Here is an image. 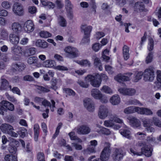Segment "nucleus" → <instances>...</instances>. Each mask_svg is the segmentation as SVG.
I'll list each match as a JSON object with an SVG mask.
<instances>
[{"instance_id": "nucleus-28", "label": "nucleus", "mask_w": 161, "mask_h": 161, "mask_svg": "<svg viewBox=\"0 0 161 161\" xmlns=\"http://www.w3.org/2000/svg\"><path fill=\"white\" fill-rule=\"evenodd\" d=\"M138 107L135 106H130L125 108L124 110V112L128 114L134 113L135 112L138 113Z\"/></svg>"}, {"instance_id": "nucleus-24", "label": "nucleus", "mask_w": 161, "mask_h": 161, "mask_svg": "<svg viewBox=\"0 0 161 161\" xmlns=\"http://www.w3.org/2000/svg\"><path fill=\"white\" fill-rule=\"evenodd\" d=\"M36 45L39 47L45 48L47 47L48 44L44 40L38 39L36 41Z\"/></svg>"}, {"instance_id": "nucleus-52", "label": "nucleus", "mask_w": 161, "mask_h": 161, "mask_svg": "<svg viewBox=\"0 0 161 161\" xmlns=\"http://www.w3.org/2000/svg\"><path fill=\"white\" fill-rule=\"evenodd\" d=\"M153 54L152 52L149 53L147 56V57L146 59V62L147 64H148L151 63L153 59Z\"/></svg>"}, {"instance_id": "nucleus-35", "label": "nucleus", "mask_w": 161, "mask_h": 161, "mask_svg": "<svg viewBox=\"0 0 161 161\" xmlns=\"http://www.w3.org/2000/svg\"><path fill=\"white\" fill-rule=\"evenodd\" d=\"M58 24L60 26L66 27L67 25V21L62 16H59L58 18Z\"/></svg>"}, {"instance_id": "nucleus-26", "label": "nucleus", "mask_w": 161, "mask_h": 161, "mask_svg": "<svg viewBox=\"0 0 161 161\" xmlns=\"http://www.w3.org/2000/svg\"><path fill=\"white\" fill-rule=\"evenodd\" d=\"M138 113L142 114L151 115L153 114L152 112L149 109L146 108L138 107Z\"/></svg>"}, {"instance_id": "nucleus-30", "label": "nucleus", "mask_w": 161, "mask_h": 161, "mask_svg": "<svg viewBox=\"0 0 161 161\" xmlns=\"http://www.w3.org/2000/svg\"><path fill=\"white\" fill-rule=\"evenodd\" d=\"M120 133L123 136L126 138L130 139L132 138L131 136L130 131L127 129H121L119 130Z\"/></svg>"}, {"instance_id": "nucleus-23", "label": "nucleus", "mask_w": 161, "mask_h": 161, "mask_svg": "<svg viewBox=\"0 0 161 161\" xmlns=\"http://www.w3.org/2000/svg\"><path fill=\"white\" fill-rule=\"evenodd\" d=\"M9 40L14 45H16L19 42V38L18 35L14 34H10L9 36Z\"/></svg>"}, {"instance_id": "nucleus-64", "label": "nucleus", "mask_w": 161, "mask_h": 161, "mask_svg": "<svg viewBox=\"0 0 161 161\" xmlns=\"http://www.w3.org/2000/svg\"><path fill=\"white\" fill-rule=\"evenodd\" d=\"M156 79L157 81L161 84V71L158 70L157 71Z\"/></svg>"}, {"instance_id": "nucleus-27", "label": "nucleus", "mask_w": 161, "mask_h": 161, "mask_svg": "<svg viewBox=\"0 0 161 161\" xmlns=\"http://www.w3.org/2000/svg\"><path fill=\"white\" fill-rule=\"evenodd\" d=\"M145 8L144 5L141 2H137L135 3L134 6V10L137 11H142Z\"/></svg>"}, {"instance_id": "nucleus-55", "label": "nucleus", "mask_w": 161, "mask_h": 161, "mask_svg": "<svg viewBox=\"0 0 161 161\" xmlns=\"http://www.w3.org/2000/svg\"><path fill=\"white\" fill-rule=\"evenodd\" d=\"M7 111V109L3 105L2 102V103H0V114L4 115V112H6Z\"/></svg>"}, {"instance_id": "nucleus-25", "label": "nucleus", "mask_w": 161, "mask_h": 161, "mask_svg": "<svg viewBox=\"0 0 161 161\" xmlns=\"http://www.w3.org/2000/svg\"><path fill=\"white\" fill-rule=\"evenodd\" d=\"M122 50L124 58L125 60H127L130 57L129 48L126 45H125L123 47Z\"/></svg>"}, {"instance_id": "nucleus-51", "label": "nucleus", "mask_w": 161, "mask_h": 161, "mask_svg": "<svg viewBox=\"0 0 161 161\" xmlns=\"http://www.w3.org/2000/svg\"><path fill=\"white\" fill-rule=\"evenodd\" d=\"M78 63L81 66H90L91 64L90 62L87 60H83L78 62Z\"/></svg>"}, {"instance_id": "nucleus-2", "label": "nucleus", "mask_w": 161, "mask_h": 161, "mask_svg": "<svg viewBox=\"0 0 161 161\" xmlns=\"http://www.w3.org/2000/svg\"><path fill=\"white\" fill-rule=\"evenodd\" d=\"M110 144L108 142L105 143V147L102 150L100 158L96 159L92 161H107L109 158L111 153V149L110 148Z\"/></svg>"}, {"instance_id": "nucleus-20", "label": "nucleus", "mask_w": 161, "mask_h": 161, "mask_svg": "<svg viewBox=\"0 0 161 161\" xmlns=\"http://www.w3.org/2000/svg\"><path fill=\"white\" fill-rule=\"evenodd\" d=\"M150 119H146L143 121V125L146 127V129L148 132H153L154 131V128L150 126L151 125Z\"/></svg>"}, {"instance_id": "nucleus-39", "label": "nucleus", "mask_w": 161, "mask_h": 161, "mask_svg": "<svg viewBox=\"0 0 161 161\" xmlns=\"http://www.w3.org/2000/svg\"><path fill=\"white\" fill-rule=\"evenodd\" d=\"M17 132L22 138L25 137L27 133V130L23 127L19 128Z\"/></svg>"}, {"instance_id": "nucleus-22", "label": "nucleus", "mask_w": 161, "mask_h": 161, "mask_svg": "<svg viewBox=\"0 0 161 161\" xmlns=\"http://www.w3.org/2000/svg\"><path fill=\"white\" fill-rule=\"evenodd\" d=\"M92 96L95 99H98L102 97V93L97 89H92L91 91Z\"/></svg>"}, {"instance_id": "nucleus-56", "label": "nucleus", "mask_w": 161, "mask_h": 161, "mask_svg": "<svg viewBox=\"0 0 161 161\" xmlns=\"http://www.w3.org/2000/svg\"><path fill=\"white\" fill-rule=\"evenodd\" d=\"M105 70L108 72L110 74H112L113 73V68L110 66L108 65H106L105 66Z\"/></svg>"}, {"instance_id": "nucleus-40", "label": "nucleus", "mask_w": 161, "mask_h": 161, "mask_svg": "<svg viewBox=\"0 0 161 161\" xmlns=\"http://www.w3.org/2000/svg\"><path fill=\"white\" fill-rule=\"evenodd\" d=\"M98 127L100 128H101L99 130L97 131V132L98 133L107 135H109L110 134V131L108 129L104 127H102L100 126H98Z\"/></svg>"}, {"instance_id": "nucleus-16", "label": "nucleus", "mask_w": 161, "mask_h": 161, "mask_svg": "<svg viewBox=\"0 0 161 161\" xmlns=\"http://www.w3.org/2000/svg\"><path fill=\"white\" fill-rule=\"evenodd\" d=\"M0 129L4 133L9 134L14 129L13 126L8 124H3L0 126Z\"/></svg>"}, {"instance_id": "nucleus-33", "label": "nucleus", "mask_w": 161, "mask_h": 161, "mask_svg": "<svg viewBox=\"0 0 161 161\" xmlns=\"http://www.w3.org/2000/svg\"><path fill=\"white\" fill-rule=\"evenodd\" d=\"M21 26V25L19 23L15 22L12 24L11 28L14 32L18 33L20 31Z\"/></svg>"}, {"instance_id": "nucleus-44", "label": "nucleus", "mask_w": 161, "mask_h": 161, "mask_svg": "<svg viewBox=\"0 0 161 161\" xmlns=\"http://www.w3.org/2000/svg\"><path fill=\"white\" fill-rule=\"evenodd\" d=\"M65 8L67 10H72L73 6L69 0H65Z\"/></svg>"}, {"instance_id": "nucleus-12", "label": "nucleus", "mask_w": 161, "mask_h": 161, "mask_svg": "<svg viewBox=\"0 0 161 161\" xmlns=\"http://www.w3.org/2000/svg\"><path fill=\"white\" fill-rule=\"evenodd\" d=\"M118 91L120 93L128 96H132L136 92L135 90L131 88H120L118 89Z\"/></svg>"}, {"instance_id": "nucleus-3", "label": "nucleus", "mask_w": 161, "mask_h": 161, "mask_svg": "<svg viewBox=\"0 0 161 161\" xmlns=\"http://www.w3.org/2000/svg\"><path fill=\"white\" fill-rule=\"evenodd\" d=\"M86 79L88 80V82H90L91 85L94 87H98L101 84L100 75L98 74L94 75H88L86 77Z\"/></svg>"}, {"instance_id": "nucleus-53", "label": "nucleus", "mask_w": 161, "mask_h": 161, "mask_svg": "<svg viewBox=\"0 0 161 161\" xmlns=\"http://www.w3.org/2000/svg\"><path fill=\"white\" fill-rule=\"evenodd\" d=\"M57 82V80L56 79H53L51 81V88H52L55 90H56L57 89V87L56 86Z\"/></svg>"}, {"instance_id": "nucleus-31", "label": "nucleus", "mask_w": 161, "mask_h": 161, "mask_svg": "<svg viewBox=\"0 0 161 161\" xmlns=\"http://www.w3.org/2000/svg\"><path fill=\"white\" fill-rule=\"evenodd\" d=\"M94 59V64L95 66L98 67L100 70H102L103 68L102 67V64L100 59L95 56L92 57Z\"/></svg>"}, {"instance_id": "nucleus-10", "label": "nucleus", "mask_w": 161, "mask_h": 161, "mask_svg": "<svg viewBox=\"0 0 161 161\" xmlns=\"http://www.w3.org/2000/svg\"><path fill=\"white\" fill-rule=\"evenodd\" d=\"M108 108L104 105H101L99 108L98 115L102 119H105L108 115Z\"/></svg>"}, {"instance_id": "nucleus-32", "label": "nucleus", "mask_w": 161, "mask_h": 161, "mask_svg": "<svg viewBox=\"0 0 161 161\" xmlns=\"http://www.w3.org/2000/svg\"><path fill=\"white\" fill-rule=\"evenodd\" d=\"M110 101L113 105H117L120 103V98L118 95H114L111 98Z\"/></svg>"}, {"instance_id": "nucleus-45", "label": "nucleus", "mask_w": 161, "mask_h": 161, "mask_svg": "<svg viewBox=\"0 0 161 161\" xmlns=\"http://www.w3.org/2000/svg\"><path fill=\"white\" fill-rule=\"evenodd\" d=\"M88 82V80L86 79V78L85 81L78 80V83L81 87L85 88H87L88 87L89 85V83Z\"/></svg>"}, {"instance_id": "nucleus-50", "label": "nucleus", "mask_w": 161, "mask_h": 161, "mask_svg": "<svg viewBox=\"0 0 161 161\" xmlns=\"http://www.w3.org/2000/svg\"><path fill=\"white\" fill-rule=\"evenodd\" d=\"M114 125L113 120L111 119L110 116L109 119L108 120H105L104 122V125L107 127H110Z\"/></svg>"}, {"instance_id": "nucleus-9", "label": "nucleus", "mask_w": 161, "mask_h": 161, "mask_svg": "<svg viewBox=\"0 0 161 161\" xmlns=\"http://www.w3.org/2000/svg\"><path fill=\"white\" fill-rule=\"evenodd\" d=\"M84 105L86 109L90 112H93L95 109L94 103L90 98H86L84 100Z\"/></svg>"}, {"instance_id": "nucleus-14", "label": "nucleus", "mask_w": 161, "mask_h": 161, "mask_svg": "<svg viewBox=\"0 0 161 161\" xmlns=\"http://www.w3.org/2000/svg\"><path fill=\"white\" fill-rule=\"evenodd\" d=\"M24 30L27 33L32 32L34 29V25L31 20H28L24 25Z\"/></svg>"}, {"instance_id": "nucleus-38", "label": "nucleus", "mask_w": 161, "mask_h": 161, "mask_svg": "<svg viewBox=\"0 0 161 161\" xmlns=\"http://www.w3.org/2000/svg\"><path fill=\"white\" fill-rule=\"evenodd\" d=\"M5 161H18L17 157L13 155L7 154L4 157Z\"/></svg>"}, {"instance_id": "nucleus-42", "label": "nucleus", "mask_w": 161, "mask_h": 161, "mask_svg": "<svg viewBox=\"0 0 161 161\" xmlns=\"http://www.w3.org/2000/svg\"><path fill=\"white\" fill-rule=\"evenodd\" d=\"M96 149L94 148L91 147V146H89L86 149L84 150V154L85 155L90 154L92 153H95Z\"/></svg>"}, {"instance_id": "nucleus-62", "label": "nucleus", "mask_w": 161, "mask_h": 161, "mask_svg": "<svg viewBox=\"0 0 161 161\" xmlns=\"http://www.w3.org/2000/svg\"><path fill=\"white\" fill-rule=\"evenodd\" d=\"M23 80L25 81H31L34 80V79L31 75H26L23 77Z\"/></svg>"}, {"instance_id": "nucleus-63", "label": "nucleus", "mask_w": 161, "mask_h": 161, "mask_svg": "<svg viewBox=\"0 0 161 161\" xmlns=\"http://www.w3.org/2000/svg\"><path fill=\"white\" fill-rule=\"evenodd\" d=\"M90 36H85L81 40V43L85 44L88 43L90 41Z\"/></svg>"}, {"instance_id": "nucleus-7", "label": "nucleus", "mask_w": 161, "mask_h": 161, "mask_svg": "<svg viewBox=\"0 0 161 161\" xmlns=\"http://www.w3.org/2000/svg\"><path fill=\"white\" fill-rule=\"evenodd\" d=\"M13 11L15 15L19 16L23 15L24 13L22 6L20 3L18 2H16L14 3Z\"/></svg>"}, {"instance_id": "nucleus-4", "label": "nucleus", "mask_w": 161, "mask_h": 161, "mask_svg": "<svg viewBox=\"0 0 161 161\" xmlns=\"http://www.w3.org/2000/svg\"><path fill=\"white\" fill-rule=\"evenodd\" d=\"M154 68L150 66L146 69L143 73L144 80L145 81L152 82L155 77L154 74Z\"/></svg>"}, {"instance_id": "nucleus-34", "label": "nucleus", "mask_w": 161, "mask_h": 161, "mask_svg": "<svg viewBox=\"0 0 161 161\" xmlns=\"http://www.w3.org/2000/svg\"><path fill=\"white\" fill-rule=\"evenodd\" d=\"M2 104L7 109H8L9 110L12 111L14 109V107L13 104L8 101H2Z\"/></svg>"}, {"instance_id": "nucleus-47", "label": "nucleus", "mask_w": 161, "mask_h": 161, "mask_svg": "<svg viewBox=\"0 0 161 161\" xmlns=\"http://www.w3.org/2000/svg\"><path fill=\"white\" fill-rule=\"evenodd\" d=\"M40 36L42 37L47 38L51 37L52 34L48 31H42L40 32Z\"/></svg>"}, {"instance_id": "nucleus-15", "label": "nucleus", "mask_w": 161, "mask_h": 161, "mask_svg": "<svg viewBox=\"0 0 161 161\" xmlns=\"http://www.w3.org/2000/svg\"><path fill=\"white\" fill-rule=\"evenodd\" d=\"M126 75L121 74H119L115 77L116 80L119 82H121L122 81H127L130 80L129 76H130L132 73H129L125 74Z\"/></svg>"}, {"instance_id": "nucleus-46", "label": "nucleus", "mask_w": 161, "mask_h": 161, "mask_svg": "<svg viewBox=\"0 0 161 161\" xmlns=\"http://www.w3.org/2000/svg\"><path fill=\"white\" fill-rule=\"evenodd\" d=\"M103 92L106 93H112L113 92L111 89L108 86H104L101 89Z\"/></svg>"}, {"instance_id": "nucleus-36", "label": "nucleus", "mask_w": 161, "mask_h": 161, "mask_svg": "<svg viewBox=\"0 0 161 161\" xmlns=\"http://www.w3.org/2000/svg\"><path fill=\"white\" fill-rule=\"evenodd\" d=\"M44 65L46 67H52L56 65L55 61L52 60H46L43 63Z\"/></svg>"}, {"instance_id": "nucleus-19", "label": "nucleus", "mask_w": 161, "mask_h": 161, "mask_svg": "<svg viewBox=\"0 0 161 161\" xmlns=\"http://www.w3.org/2000/svg\"><path fill=\"white\" fill-rule=\"evenodd\" d=\"M36 52V49L35 47H32L27 48L23 51V54L26 57L34 55Z\"/></svg>"}, {"instance_id": "nucleus-48", "label": "nucleus", "mask_w": 161, "mask_h": 161, "mask_svg": "<svg viewBox=\"0 0 161 161\" xmlns=\"http://www.w3.org/2000/svg\"><path fill=\"white\" fill-rule=\"evenodd\" d=\"M8 150L10 153L15 154L17 151V149L16 147L12 144L9 145L8 147Z\"/></svg>"}, {"instance_id": "nucleus-54", "label": "nucleus", "mask_w": 161, "mask_h": 161, "mask_svg": "<svg viewBox=\"0 0 161 161\" xmlns=\"http://www.w3.org/2000/svg\"><path fill=\"white\" fill-rule=\"evenodd\" d=\"M102 46L100 45L99 43H95L92 46L93 50L96 52L98 51Z\"/></svg>"}, {"instance_id": "nucleus-13", "label": "nucleus", "mask_w": 161, "mask_h": 161, "mask_svg": "<svg viewBox=\"0 0 161 161\" xmlns=\"http://www.w3.org/2000/svg\"><path fill=\"white\" fill-rule=\"evenodd\" d=\"M66 53H69L72 58H75L78 56V51L75 48L68 46L64 49Z\"/></svg>"}, {"instance_id": "nucleus-37", "label": "nucleus", "mask_w": 161, "mask_h": 161, "mask_svg": "<svg viewBox=\"0 0 161 161\" xmlns=\"http://www.w3.org/2000/svg\"><path fill=\"white\" fill-rule=\"evenodd\" d=\"M68 135L71 140L75 141L78 142H82L81 139L78 138L77 136H75V132H71L68 134Z\"/></svg>"}, {"instance_id": "nucleus-58", "label": "nucleus", "mask_w": 161, "mask_h": 161, "mask_svg": "<svg viewBox=\"0 0 161 161\" xmlns=\"http://www.w3.org/2000/svg\"><path fill=\"white\" fill-rule=\"evenodd\" d=\"M37 159L39 161H43L45 160L44 155L43 153L39 152L37 154Z\"/></svg>"}, {"instance_id": "nucleus-60", "label": "nucleus", "mask_w": 161, "mask_h": 161, "mask_svg": "<svg viewBox=\"0 0 161 161\" xmlns=\"http://www.w3.org/2000/svg\"><path fill=\"white\" fill-rule=\"evenodd\" d=\"M153 121L155 125L159 127H161V122L157 118H153Z\"/></svg>"}, {"instance_id": "nucleus-59", "label": "nucleus", "mask_w": 161, "mask_h": 161, "mask_svg": "<svg viewBox=\"0 0 161 161\" xmlns=\"http://www.w3.org/2000/svg\"><path fill=\"white\" fill-rule=\"evenodd\" d=\"M2 6L6 9H8L10 8L11 6L9 2L8 1L3 2L2 3Z\"/></svg>"}, {"instance_id": "nucleus-5", "label": "nucleus", "mask_w": 161, "mask_h": 161, "mask_svg": "<svg viewBox=\"0 0 161 161\" xmlns=\"http://www.w3.org/2000/svg\"><path fill=\"white\" fill-rule=\"evenodd\" d=\"M125 155V153L122 150L116 148L113 153L112 157L114 161H120L123 158Z\"/></svg>"}, {"instance_id": "nucleus-43", "label": "nucleus", "mask_w": 161, "mask_h": 161, "mask_svg": "<svg viewBox=\"0 0 161 161\" xmlns=\"http://www.w3.org/2000/svg\"><path fill=\"white\" fill-rule=\"evenodd\" d=\"M111 119H112L113 122L114 123L115 122L119 123H123L122 120L120 119L118 116L116 114H112L110 115Z\"/></svg>"}, {"instance_id": "nucleus-61", "label": "nucleus", "mask_w": 161, "mask_h": 161, "mask_svg": "<svg viewBox=\"0 0 161 161\" xmlns=\"http://www.w3.org/2000/svg\"><path fill=\"white\" fill-rule=\"evenodd\" d=\"M116 4L122 6L125 5L126 3L125 0H115Z\"/></svg>"}, {"instance_id": "nucleus-1", "label": "nucleus", "mask_w": 161, "mask_h": 161, "mask_svg": "<svg viewBox=\"0 0 161 161\" xmlns=\"http://www.w3.org/2000/svg\"><path fill=\"white\" fill-rule=\"evenodd\" d=\"M138 145L142 147L141 148V152H137L132 148L130 149V152L134 155L137 156H141L142 154H144L147 157H150L152 156L153 150L150 146L147 145L145 142H142L138 143Z\"/></svg>"}, {"instance_id": "nucleus-6", "label": "nucleus", "mask_w": 161, "mask_h": 161, "mask_svg": "<svg viewBox=\"0 0 161 161\" xmlns=\"http://www.w3.org/2000/svg\"><path fill=\"white\" fill-rule=\"evenodd\" d=\"M11 50L12 53L14 56H18L15 58L13 57V59L15 60H18L19 59L18 57L20 55L23 54L22 48L17 45H14L12 46L11 47Z\"/></svg>"}, {"instance_id": "nucleus-49", "label": "nucleus", "mask_w": 161, "mask_h": 161, "mask_svg": "<svg viewBox=\"0 0 161 161\" xmlns=\"http://www.w3.org/2000/svg\"><path fill=\"white\" fill-rule=\"evenodd\" d=\"M37 62V58L36 57L33 56L29 57L27 60L28 63L30 64H31L36 63Z\"/></svg>"}, {"instance_id": "nucleus-21", "label": "nucleus", "mask_w": 161, "mask_h": 161, "mask_svg": "<svg viewBox=\"0 0 161 161\" xmlns=\"http://www.w3.org/2000/svg\"><path fill=\"white\" fill-rule=\"evenodd\" d=\"M11 86L9 85L8 81L4 79H1V85L0 87V90H7L8 89H11Z\"/></svg>"}, {"instance_id": "nucleus-41", "label": "nucleus", "mask_w": 161, "mask_h": 161, "mask_svg": "<svg viewBox=\"0 0 161 161\" xmlns=\"http://www.w3.org/2000/svg\"><path fill=\"white\" fill-rule=\"evenodd\" d=\"M96 149L94 148L91 147V146H89L86 149L84 150V154L85 155L90 154L92 153H95Z\"/></svg>"}, {"instance_id": "nucleus-8", "label": "nucleus", "mask_w": 161, "mask_h": 161, "mask_svg": "<svg viewBox=\"0 0 161 161\" xmlns=\"http://www.w3.org/2000/svg\"><path fill=\"white\" fill-rule=\"evenodd\" d=\"M76 131L79 134L86 135L90 132L91 129L88 125H83L78 126Z\"/></svg>"}, {"instance_id": "nucleus-11", "label": "nucleus", "mask_w": 161, "mask_h": 161, "mask_svg": "<svg viewBox=\"0 0 161 161\" xmlns=\"http://www.w3.org/2000/svg\"><path fill=\"white\" fill-rule=\"evenodd\" d=\"M25 67L26 66L23 63L18 62L13 63L12 65L11 70L14 73L17 71L21 72L23 70Z\"/></svg>"}, {"instance_id": "nucleus-18", "label": "nucleus", "mask_w": 161, "mask_h": 161, "mask_svg": "<svg viewBox=\"0 0 161 161\" xmlns=\"http://www.w3.org/2000/svg\"><path fill=\"white\" fill-rule=\"evenodd\" d=\"M91 26H88L85 25H82L81 26V29L84 32L85 36H90V33L92 29Z\"/></svg>"}, {"instance_id": "nucleus-57", "label": "nucleus", "mask_w": 161, "mask_h": 161, "mask_svg": "<svg viewBox=\"0 0 161 161\" xmlns=\"http://www.w3.org/2000/svg\"><path fill=\"white\" fill-rule=\"evenodd\" d=\"M66 93L69 96H74L75 95V93L73 90L69 88H66L65 89Z\"/></svg>"}, {"instance_id": "nucleus-17", "label": "nucleus", "mask_w": 161, "mask_h": 161, "mask_svg": "<svg viewBox=\"0 0 161 161\" xmlns=\"http://www.w3.org/2000/svg\"><path fill=\"white\" fill-rule=\"evenodd\" d=\"M128 119L130 121V124L134 127H138L140 125V122L139 119L133 116H129Z\"/></svg>"}, {"instance_id": "nucleus-29", "label": "nucleus", "mask_w": 161, "mask_h": 161, "mask_svg": "<svg viewBox=\"0 0 161 161\" xmlns=\"http://www.w3.org/2000/svg\"><path fill=\"white\" fill-rule=\"evenodd\" d=\"M34 138L35 140L37 141L38 140V136L40 133V127L39 125L36 124L34 126Z\"/></svg>"}]
</instances>
